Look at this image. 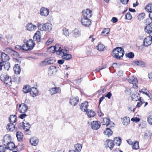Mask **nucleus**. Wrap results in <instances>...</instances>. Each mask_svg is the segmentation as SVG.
Listing matches in <instances>:
<instances>
[{
	"mask_svg": "<svg viewBox=\"0 0 152 152\" xmlns=\"http://www.w3.org/2000/svg\"><path fill=\"white\" fill-rule=\"evenodd\" d=\"M58 44H56L55 46L50 47L51 49H53V51H56V54L58 55L62 56L63 59L66 60H69L71 59L72 56L70 54H68L69 50L65 49H62L60 47H58Z\"/></svg>",
	"mask_w": 152,
	"mask_h": 152,
	"instance_id": "f257e3e1",
	"label": "nucleus"
},
{
	"mask_svg": "<svg viewBox=\"0 0 152 152\" xmlns=\"http://www.w3.org/2000/svg\"><path fill=\"white\" fill-rule=\"evenodd\" d=\"M124 55V51L123 48L121 47H117L113 51L112 56L115 58L120 59Z\"/></svg>",
	"mask_w": 152,
	"mask_h": 152,
	"instance_id": "f03ea898",
	"label": "nucleus"
},
{
	"mask_svg": "<svg viewBox=\"0 0 152 152\" xmlns=\"http://www.w3.org/2000/svg\"><path fill=\"white\" fill-rule=\"evenodd\" d=\"M20 124L21 126L22 127L23 129L25 130V134H30L31 132L29 130V129L31 126L29 123L24 120L22 123Z\"/></svg>",
	"mask_w": 152,
	"mask_h": 152,
	"instance_id": "7ed1b4c3",
	"label": "nucleus"
},
{
	"mask_svg": "<svg viewBox=\"0 0 152 152\" xmlns=\"http://www.w3.org/2000/svg\"><path fill=\"white\" fill-rule=\"evenodd\" d=\"M102 123L104 125H106L107 127H113L115 124L114 123L111 121L109 119L104 118L101 121Z\"/></svg>",
	"mask_w": 152,
	"mask_h": 152,
	"instance_id": "20e7f679",
	"label": "nucleus"
},
{
	"mask_svg": "<svg viewBox=\"0 0 152 152\" xmlns=\"http://www.w3.org/2000/svg\"><path fill=\"white\" fill-rule=\"evenodd\" d=\"M81 23L85 27H89L91 24V21L89 18H82Z\"/></svg>",
	"mask_w": 152,
	"mask_h": 152,
	"instance_id": "39448f33",
	"label": "nucleus"
},
{
	"mask_svg": "<svg viewBox=\"0 0 152 152\" xmlns=\"http://www.w3.org/2000/svg\"><path fill=\"white\" fill-rule=\"evenodd\" d=\"M1 80L4 82H5L7 84H9L11 83V79L7 74H4L1 75L0 77Z\"/></svg>",
	"mask_w": 152,
	"mask_h": 152,
	"instance_id": "423d86ee",
	"label": "nucleus"
},
{
	"mask_svg": "<svg viewBox=\"0 0 152 152\" xmlns=\"http://www.w3.org/2000/svg\"><path fill=\"white\" fill-rule=\"evenodd\" d=\"M92 11L89 9H86L82 11L83 18H89L92 16Z\"/></svg>",
	"mask_w": 152,
	"mask_h": 152,
	"instance_id": "0eeeda50",
	"label": "nucleus"
},
{
	"mask_svg": "<svg viewBox=\"0 0 152 152\" xmlns=\"http://www.w3.org/2000/svg\"><path fill=\"white\" fill-rule=\"evenodd\" d=\"M53 28V25L49 23H47L43 24L42 26V31H45L50 32L51 31Z\"/></svg>",
	"mask_w": 152,
	"mask_h": 152,
	"instance_id": "6e6552de",
	"label": "nucleus"
},
{
	"mask_svg": "<svg viewBox=\"0 0 152 152\" xmlns=\"http://www.w3.org/2000/svg\"><path fill=\"white\" fill-rule=\"evenodd\" d=\"M28 109V106L24 103H22L19 105L18 110L21 113H25L26 112Z\"/></svg>",
	"mask_w": 152,
	"mask_h": 152,
	"instance_id": "1a4fd4ad",
	"label": "nucleus"
},
{
	"mask_svg": "<svg viewBox=\"0 0 152 152\" xmlns=\"http://www.w3.org/2000/svg\"><path fill=\"white\" fill-rule=\"evenodd\" d=\"M49 10L47 8L42 7L40 10V14L42 16L46 17L49 15Z\"/></svg>",
	"mask_w": 152,
	"mask_h": 152,
	"instance_id": "9d476101",
	"label": "nucleus"
},
{
	"mask_svg": "<svg viewBox=\"0 0 152 152\" xmlns=\"http://www.w3.org/2000/svg\"><path fill=\"white\" fill-rule=\"evenodd\" d=\"M105 145L107 148H108L110 150H112L115 145V144L112 140H107L106 141Z\"/></svg>",
	"mask_w": 152,
	"mask_h": 152,
	"instance_id": "9b49d317",
	"label": "nucleus"
},
{
	"mask_svg": "<svg viewBox=\"0 0 152 152\" xmlns=\"http://www.w3.org/2000/svg\"><path fill=\"white\" fill-rule=\"evenodd\" d=\"M79 101V98L77 97L71 96L70 99L69 103L72 106H75L77 104Z\"/></svg>",
	"mask_w": 152,
	"mask_h": 152,
	"instance_id": "f8f14e48",
	"label": "nucleus"
},
{
	"mask_svg": "<svg viewBox=\"0 0 152 152\" xmlns=\"http://www.w3.org/2000/svg\"><path fill=\"white\" fill-rule=\"evenodd\" d=\"M3 143L4 146L11 142V137L9 134H6L3 139Z\"/></svg>",
	"mask_w": 152,
	"mask_h": 152,
	"instance_id": "ddd939ff",
	"label": "nucleus"
},
{
	"mask_svg": "<svg viewBox=\"0 0 152 152\" xmlns=\"http://www.w3.org/2000/svg\"><path fill=\"white\" fill-rule=\"evenodd\" d=\"M35 45L33 41L31 39H29L26 42V46L28 47L27 49L30 50L33 49Z\"/></svg>",
	"mask_w": 152,
	"mask_h": 152,
	"instance_id": "4468645a",
	"label": "nucleus"
},
{
	"mask_svg": "<svg viewBox=\"0 0 152 152\" xmlns=\"http://www.w3.org/2000/svg\"><path fill=\"white\" fill-rule=\"evenodd\" d=\"M37 26L31 23H27L26 26V30L30 31L35 30L37 29Z\"/></svg>",
	"mask_w": 152,
	"mask_h": 152,
	"instance_id": "2eb2a0df",
	"label": "nucleus"
},
{
	"mask_svg": "<svg viewBox=\"0 0 152 152\" xmlns=\"http://www.w3.org/2000/svg\"><path fill=\"white\" fill-rule=\"evenodd\" d=\"M100 122L98 121H93L91 124V126L94 130H97L100 127Z\"/></svg>",
	"mask_w": 152,
	"mask_h": 152,
	"instance_id": "dca6fc26",
	"label": "nucleus"
},
{
	"mask_svg": "<svg viewBox=\"0 0 152 152\" xmlns=\"http://www.w3.org/2000/svg\"><path fill=\"white\" fill-rule=\"evenodd\" d=\"M88 106V102H84L82 103L81 105H80V109L82 111L84 112H86V111L88 110V109L87 108Z\"/></svg>",
	"mask_w": 152,
	"mask_h": 152,
	"instance_id": "f3484780",
	"label": "nucleus"
},
{
	"mask_svg": "<svg viewBox=\"0 0 152 152\" xmlns=\"http://www.w3.org/2000/svg\"><path fill=\"white\" fill-rule=\"evenodd\" d=\"M34 40L37 42H39L41 41V33L39 31H37L34 34L33 37Z\"/></svg>",
	"mask_w": 152,
	"mask_h": 152,
	"instance_id": "a211bd4d",
	"label": "nucleus"
},
{
	"mask_svg": "<svg viewBox=\"0 0 152 152\" xmlns=\"http://www.w3.org/2000/svg\"><path fill=\"white\" fill-rule=\"evenodd\" d=\"M152 42L151 37H147L144 40L143 45L144 46L147 47L150 45Z\"/></svg>",
	"mask_w": 152,
	"mask_h": 152,
	"instance_id": "6ab92c4d",
	"label": "nucleus"
},
{
	"mask_svg": "<svg viewBox=\"0 0 152 152\" xmlns=\"http://www.w3.org/2000/svg\"><path fill=\"white\" fill-rule=\"evenodd\" d=\"M30 92L31 96L33 97H34L37 95L38 90L37 88L33 87L31 88Z\"/></svg>",
	"mask_w": 152,
	"mask_h": 152,
	"instance_id": "aec40b11",
	"label": "nucleus"
},
{
	"mask_svg": "<svg viewBox=\"0 0 152 152\" xmlns=\"http://www.w3.org/2000/svg\"><path fill=\"white\" fill-rule=\"evenodd\" d=\"M132 64L134 65L140 66L142 67H145V63L141 60L134 61L133 62Z\"/></svg>",
	"mask_w": 152,
	"mask_h": 152,
	"instance_id": "412c9836",
	"label": "nucleus"
},
{
	"mask_svg": "<svg viewBox=\"0 0 152 152\" xmlns=\"http://www.w3.org/2000/svg\"><path fill=\"white\" fill-rule=\"evenodd\" d=\"M38 141V140L37 137H31L30 140V142L31 144L34 146L37 145Z\"/></svg>",
	"mask_w": 152,
	"mask_h": 152,
	"instance_id": "4be33fe9",
	"label": "nucleus"
},
{
	"mask_svg": "<svg viewBox=\"0 0 152 152\" xmlns=\"http://www.w3.org/2000/svg\"><path fill=\"white\" fill-rule=\"evenodd\" d=\"M1 59L3 62H5L9 60V56L7 54L4 53H2L1 55Z\"/></svg>",
	"mask_w": 152,
	"mask_h": 152,
	"instance_id": "5701e85b",
	"label": "nucleus"
},
{
	"mask_svg": "<svg viewBox=\"0 0 152 152\" xmlns=\"http://www.w3.org/2000/svg\"><path fill=\"white\" fill-rule=\"evenodd\" d=\"M56 67L52 66H50L48 69V74L49 75H52L54 72L56 71Z\"/></svg>",
	"mask_w": 152,
	"mask_h": 152,
	"instance_id": "b1692460",
	"label": "nucleus"
},
{
	"mask_svg": "<svg viewBox=\"0 0 152 152\" xmlns=\"http://www.w3.org/2000/svg\"><path fill=\"white\" fill-rule=\"evenodd\" d=\"M145 31L148 34L152 33V24L146 26L144 28Z\"/></svg>",
	"mask_w": 152,
	"mask_h": 152,
	"instance_id": "393cba45",
	"label": "nucleus"
},
{
	"mask_svg": "<svg viewBox=\"0 0 152 152\" xmlns=\"http://www.w3.org/2000/svg\"><path fill=\"white\" fill-rule=\"evenodd\" d=\"M13 69L15 74L17 75L20 74L21 69L19 64H15V66L14 67Z\"/></svg>",
	"mask_w": 152,
	"mask_h": 152,
	"instance_id": "a878e982",
	"label": "nucleus"
},
{
	"mask_svg": "<svg viewBox=\"0 0 152 152\" xmlns=\"http://www.w3.org/2000/svg\"><path fill=\"white\" fill-rule=\"evenodd\" d=\"M121 119L123 120L122 123L124 125L127 126L130 123V119L129 117H124Z\"/></svg>",
	"mask_w": 152,
	"mask_h": 152,
	"instance_id": "bb28decb",
	"label": "nucleus"
},
{
	"mask_svg": "<svg viewBox=\"0 0 152 152\" xmlns=\"http://www.w3.org/2000/svg\"><path fill=\"white\" fill-rule=\"evenodd\" d=\"M6 145L7 149L10 150H13L15 148V145L12 142H11Z\"/></svg>",
	"mask_w": 152,
	"mask_h": 152,
	"instance_id": "cd10ccee",
	"label": "nucleus"
},
{
	"mask_svg": "<svg viewBox=\"0 0 152 152\" xmlns=\"http://www.w3.org/2000/svg\"><path fill=\"white\" fill-rule=\"evenodd\" d=\"M15 128V125L13 124L10 123L7 124V129L10 131H13Z\"/></svg>",
	"mask_w": 152,
	"mask_h": 152,
	"instance_id": "c85d7f7f",
	"label": "nucleus"
},
{
	"mask_svg": "<svg viewBox=\"0 0 152 152\" xmlns=\"http://www.w3.org/2000/svg\"><path fill=\"white\" fill-rule=\"evenodd\" d=\"M109 127L106 128V130L104 131V133L105 135H107L108 137L112 135L113 134V132Z\"/></svg>",
	"mask_w": 152,
	"mask_h": 152,
	"instance_id": "c756f323",
	"label": "nucleus"
},
{
	"mask_svg": "<svg viewBox=\"0 0 152 152\" xmlns=\"http://www.w3.org/2000/svg\"><path fill=\"white\" fill-rule=\"evenodd\" d=\"M86 113L87 114L88 116L90 118L93 117L95 115V112L92 110H89L88 109L86 112Z\"/></svg>",
	"mask_w": 152,
	"mask_h": 152,
	"instance_id": "7c9ffc66",
	"label": "nucleus"
},
{
	"mask_svg": "<svg viewBox=\"0 0 152 152\" xmlns=\"http://www.w3.org/2000/svg\"><path fill=\"white\" fill-rule=\"evenodd\" d=\"M121 137H115L113 142L115 144V145H116L119 146L121 144Z\"/></svg>",
	"mask_w": 152,
	"mask_h": 152,
	"instance_id": "2f4dec72",
	"label": "nucleus"
},
{
	"mask_svg": "<svg viewBox=\"0 0 152 152\" xmlns=\"http://www.w3.org/2000/svg\"><path fill=\"white\" fill-rule=\"evenodd\" d=\"M81 34L80 31L78 29L75 28L73 31V36L75 37H77Z\"/></svg>",
	"mask_w": 152,
	"mask_h": 152,
	"instance_id": "473e14b6",
	"label": "nucleus"
},
{
	"mask_svg": "<svg viewBox=\"0 0 152 152\" xmlns=\"http://www.w3.org/2000/svg\"><path fill=\"white\" fill-rule=\"evenodd\" d=\"M59 88L54 87L51 88L49 90L50 93L51 95H53L56 94L58 91Z\"/></svg>",
	"mask_w": 152,
	"mask_h": 152,
	"instance_id": "72a5a7b5",
	"label": "nucleus"
},
{
	"mask_svg": "<svg viewBox=\"0 0 152 152\" xmlns=\"http://www.w3.org/2000/svg\"><path fill=\"white\" fill-rule=\"evenodd\" d=\"M55 61L53 58L50 59L46 61H43V63H45L46 65H49L53 64Z\"/></svg>",
	"mask_w": 152,
	"mask_h": 152,
	"instance_id": "f704fd0d",
	"label": "nucleus"
},
{
	"mask_svg": "<svg viewBox=\"0 0 152 152\" xmlns=\"http://www.w3.org/2000/svg\"><path fill=\"white\" fill-rule=\"evenodd\" d=\"M9 119L10 123L13 124L16 121L17 118L15 115H12L10 116Z\"/></svg>",
	"mask_w": 152,
	"mask_h": 152,
	"instance_id": "c9c22d12",
	"label": "nucleus"
},
{
	"mask_svg": "<svg viewBox=\"0 0 152 152\" xmlns=\"http://www.w3.org/2000/svg\"><path fill=\"white\" fill-rule=\"evenodd\" d=\"M16 136L18 141H20L22 140L23 136L21 132H18L16 133Z\"/></svg>",
	"mask_w": 152,
	"mask_h": 152,
	"instance_id": "e433bc0d",
	"label": "nucleus"
},
{
	"mask_svg": "<svg viewBox=\"0 0 152 152\" xmlns=\"http://www.w3.org/2000/svg\"><path fill=\"white\" fill-rule=\"evenodd\" d=\"M146 10L150 13L152 12V3L148 4L145 7Z\"/></svg>",
	"mask_w": 152,
	"mask_h": 152,
	"instance_id": "4c0bfd02",
	"label": "nucleus"
},
{
	"mask_svg": "<svg viewBox=\"0 0 152 152\" xmlns=\"http://www.w3.org/2000/svg\"><path fill=\"white\" fill-rule=\"evenodd\" d=\"M30 88H31L29 86H25L23 88V92L24 93H27L30 92Z\"/></svg>",
	"mask_w": 152,
	"mask_h": 152,
	"instance_id": "58836bf2",
	"label": "nucleus"
},
{
	"mask_svg": "<svg viewBox=\"0 0 152 152\" xmlns=\"http://www.w3.org/2000/svg\"><path fill=\"white\" fill-rule=\"evenodd\" d=\"M132 147L133 149L137 150L139 148V142L137 141H135L133 143Z\"/></svg>",
	"mask_w": 152,
	"mask_h": 152,
	"instance_id": "ea45409f",
	"label": "nucleus"
},
{
	"mask_svg": "<svg viewBox=\"0 0 152 152\" xmlns=\"http://www.w3.org/2000/svg\"><path fill=\"white\" fill-rule=\"evenodd\" d=\"M82 145L80 144H76L75 145V150L77 152H80L82 148Z\"/></svg>",
	"mask_w": 152,
	"mask_h": 152,
	"instance_id": "a19ab883",
	"label": "nucleus"
},
{
	"mask_svg": "<svg viewBox=\"0 0 152 152\" xmlns=\"http://www.w3.org/2000/svg\"><path fill=\"white\" fill-rule=\"evenodd\" d=\"M105 48V46L102 44H99L97 46V49L99 51H102L104 50Z\"/></svg>",
	"mask_w": 152,
	"mask_h": 152,
	"instance_id": "79ce46f5",
	"label": "nucleus"
},
{
	"mask_svg": "<svg viewBox=\"0 0 152 152\" xmlns=\"http://www.w3.org/2000/svg\"><path fill=\"white\" fill-rule=\"evenodd\" d=\"M145 24L147 26L150 24H152V19L151 18H148L145 20Z\"/></svg>",
	"mask_w": 152,
	"mask_h": 152,
	"instance_id": "37998d69",
	"label": "nucleus"
},
{
	"mask_svg": "<svg viewBox=\"0 0 152 152\" xmlns=\"http://www.w3.org/2000/svg\"><path fill=\"white\" fill-rule=\"evenodd\" d=\"M145 16V14L144 13H142L139 15L137 17V19L140 21L143 19Z\"/></svg>",
	"mask_w": 152,
	"mask_h": 152,
	"instance_id": "c03bdc74",
	"label": "nucleus"
},
{
	"mask_svg": "<svg viewBox=\"0 0 152 152\" xmlns=\"http://www.w3.org/2000/svg\"><path fill=\"white\" fill-rule=\"evenodd\" d=\"M110 30L109 28H105L103 29L101 33L102 35H105L108 34L110 31Z\"/></svg>",
	"mask_w": 152,
	"mask_h": 152,
	"instance_id": "a18cd8bd",
	"label": "nucleus"
},
{
	"mask_svg": "<svg viewBox=\"0 0 152 152\" xmlns=\"http://www.w3.org/2000/svg\"><path fill=\"white\" fill-rule=\"evenodd\" d=\"M134 54L132 52H130L128 53H126V57H128L129 58H133L134 57Z\"/></svg>",
	"mask_w": 152,
	"mask_h": 152,
	"instance_id": "49530a36",
	"label": "nucleus"
},
{
	"mask_svg": "<svg viewBox=\"0 0 152 152\" xmlns=\"http://www.w3.org/2000/svg\"><path fill=\"white\" fill-rule=\"evenodd\" d=\"M63 32L64 35L65 36L67 37L69 36V34L68 29H67L66 28H64L63 29Z\"/></svg>",
	"mask_w": 152,
	"mask_h": 152,
	"instance_id": "de8ad7c7",
	"label": "nucleus"
},
{
	"mask_svg": "<svg viewBox=\"0 0 152 152\" xmlns=\"http://www.w3.org/2000/svg\"><path fill=\"white\" fill-rule=\"evenodd\" d=\"M132 18V16L129 12H127L125 15V19L128 20H130Z\"/></svg>",
	"mask_w": 152,
	"mask_h": 152,
	"instance_id": "09e8293b",
	"label": "nucleus"
},
{
	"mask_svg": "<svg viewBox=\"0 0 152 152\" xmlns=\"http://www.w3.org/2000/svg\"><path fill=\"white\" fill-rule=\"evenodd\" d=\"M4 66L5 69L8 71L10 67V64L9 62H7L4 64Z\"/></svg>",
	"mask_w": 152,
	"mask_h": 152,
	"instance_id": "8fccbe9b",
	"label": "nucleus"
},
{
	"mask_svg": "<svg viewBox=\"0 0 152 152\" xmlns=\"http://www.w3.org/2000/svg\"><path fill=\"white\" fill-rule=\"evenodd\" d=\"M151 133L149 131H148L145 133V135L144 136V138H148L151 136Z\"/></svg>",
	"mask_w": 152,
	"mask_h": 152,
	"instance_id": "3c124183",
	"label": "nucleus"
},
{
	"mask_svg": "<svg viewBox=\"0 0 152 152\" xmlns=\"http://www.w3.org/2000/svg\"><path fill=\"white\" fill-rule=\"evenodd\" d=\"M10 55L15 57H18L19 56V54L17 52L13 50Z\"/></svg>",
	"mask_w": 152,
	"mask_h": 152,
	"instance_id": "603ef678",
	"label": "nucleus"
},
{
	"mask_svg": "<svg viewBox=\"0 0 152 152\" xmlns=\"http://www.w3.org/2000/svg\"><path fill=\"white\" fill-rule=\"evenodd\" d=\"M148 121V123L152 125V115H150L148 116L147 118Z\"/></svg>",
	"mask_w": 152,
	"mask_h": 152,
	"instance_id": "864d4df0",
	"label": "nucleus"
},
{
	"mask_svg": "<svg viewBox=\"0 0 152 152\" xmlns=\"http://www.w3.org/2000/svg\"><path fill=\"white\" fill-rule=\"evenodd\" d=\"M140 120V119L139 118H137V117L132 118L131 119V120L133 122H135L136 123L139 122Z\"/></svg>",
	"mask_w": 152,
	"mask_h": 152,
	"instance_id": "5fc2aeb1",
	"label": "nucleus"
},
{
	"mask_svg": "<svg viewBox=\"0 0 152 152\" xmlns=\"http://www.w3.org/2000/svg\"><path fill=\"white\" fill-rule=\"evenodd\" d=\"M7 149L6 146H5V147L0 146V152H4Z\"/></svg>",
	"mask_w": 152,
	"mask_h": 152,
	"instance_id": "6e6d98bb",
	"label": "nucleus"
},
{
	"mask_svg": "<svg viewBox=\"0 0 152 152\" xmlns=\"http://www.w3.org/2000/svg\"><path fill=\"white\" fill-rule=\"evenodd\" d=\"M13 50L11 49L10 48H7L6 49V51L7 53L9 54L10 55H11V53Z\"/></svg>",
	"mask_w": 152,
	"mask_h": 152,
	"instance_id": "4d7b16f0",
	"label": "nucleus"
},
{
	"mask_svg": "<svg viewBox=\"0 0 152 152\" xmlns=\"http://www.w3.org/2000/svg\"><path fill=\"white\" fill-rule=\"evenodd\" d=\"M139 95V94H132V100H134L135 99V98L136 97H138V95ZM135 100L136 101H137V99H135Z\"/></svg>",
	"mask_w": 152,
	"mask_h": 152,
	"instance_id": "13d9d810",
	"label": "nucleus"
},
{
	"mask_svg": "<svg viewBox=\"0 0 152 152\" xmlns=\"http://www.w3.org/2000/svg\"><path fill=\"white\" fill-rule=\"evenodd\" d=\"M28 47L26 46V43L24 44L23 45L21 46V50H28V49H27Z\"/></svg>",
	"mask_w": 152,
	"mask_h": 152,
	"instance_id": "bf43d9fd",
	"label": "nucleus"
},
{
	"mask_svg": "<svg viewBox=\"0 0 152 152\" xmlns=\"http://www.w3.org/2000/svg\"><path fill=\"white\" fill-rule=\"evenodd\" d=\"M14 80L15 82L18 83L20 81V77L17 76L14 78Z\"/></svg>",
	"mask_w": 152,
	"mask_h": 152,
	"instance_id": "052dcab7",
	"label": "nucleus"
},
{
	"mask_svg": "<svg viewBox=\"0 0 152 152\" xmlns=\"http://www.w3.org/2000/svg\"><path fill=\"white\" fill-rule=\"evenodd\" d=\"M26 116L27 115L25 113H23L22 114H20L19 115V117L21 119H23V118H25Z\"/></svg>",
	"mask_w": 152,
	"mask_h": 152,
	"instance_id": "680f3d73",
	"label": "nucleus"
},
{
	"mask_svg": "<svg viewBox=\"0 0 152 152\" xmlns=\"http://www.w3.org/2000/svg\"><path fill=\"white\" fill-rule=\"evenodd\" d=\"M53 39L50 38L46 42V44L47 45H48L51 44L53 41Z\"/></svg>",
	"mask_w": 152,
	"mask_h": 152,
	"instance_id": "e2e57ef3",
	"label": "nucleus"
},
{
	"mask_svg": "<svg viewBox=\"0 0 152 152\" xmlns=\"http://www.w3.org/2000/svg\"><path fill=\"white\" fill-rule=\"evenodd\" d=\"M37 26L38 29L42 31V26L41 23L39 22L37 23Z\"/></svg>",
	"mask_w": 152,
	"mask_h": 152,
	"instance_id": "0e129e2a",
	"label": "nucleus"
},
{
	"mask_svg": "<svg viewBox=\"0 0 152 152\" xmlns=\"http://www.w3.org/2000/svg\"><path fill=\"white\" fill-rule=\"evenodd\" d=\"M118 20V19L117 18L114 17L112 18L111 21L113 23H115L117 22Z\"/></svg>",
	"mask_w": 152,
	"mask_h": 152,
	"instance_id": "69168bd1",
	"label": "nucleus"
},
{
	"mask_svg": "<svg viewBox=\"0 0 152 152\" xmlns=\"http://www.w3.org/2000/svg\"><path fill=\"white\" fill-rule=\"evenodd\" d=\"M112 96V94L110 92H109L105 96V97L108 98L109 99H110Z\"/></svg>",
	"mask_w": 152,
	"mask_h": 152,
	"instance_id": "338daca9",
	"label": "nucleus"
},
{
	"mask_svg": "<svg viewBox=\"0 0 152 152\" xmlns=\"http://www.w3.org/2000/svg\"><path fill=\"white\" fill-rule=\"evenodd\" d=\"M137 83V78H133V80L132 81V84H135Z\"/></svg>",
	"mask_w": 152,
	"mask_h": 152,
	"instance_id": "774afa93",
	"label": "nucleus"
}]
</instances>
